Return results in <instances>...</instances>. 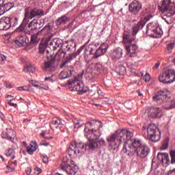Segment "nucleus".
I'll use <instances>...</instances> for the list:
<instances>
[{"instance_id": "nucleus-46", "label": "nucleus", "mask_w": 175, "mask_h": 175, "mask_svg": "<svg viewBox=\"0 0 175 175\" xmlns=\"http://www.w3.org/2000/svg\"><path fill=\"white\" fill-rule=\"evenodd\" d=\"M7 59V57L5 55L0 54V64L1 65H3L5 64V61Z\"/></svg>"}, {"instance_id": "nucleus-35", "label": "nucleus", "mask_w": 175, "mask_h": 175, "mask_svg": "<svg viewBox=\"0 0 175 175\" xmlns=\"http://www.w3.org/2000/svg\"><path fill=\"white\" fill-rule=\"evenodd\" d=\"M163 109L165 110H172V109H175V100L171 101V103L164 105Z\"/></svg>"}, {"instance_id": "nucleus-56", "label": "nucleus", "mask_w": 175, "mask_h": 175, "mask_svg": "<svg viewBox=\"0 0 175 175\" xmlns=\"http://www.w3.org/2000/svg\"><path fill=\"white\" fill-rule=\"evenodd\" d=\"M34 170H35V174L37 175H39L40 173H42V169L39 167H36Z\"/></svg>"}, {"instance_id": "nucleus-21", "label": "nucleus", "mask_w": 175, "mask_h": 175, "mask_svg": "<svg viewBox=\"0 0 175 175\" xmlns=\"http://www.w3.org/2000/svg\"><path fill=\"white\" fill-rule=\"evenodd\" d=\"M96 122H88L85 124V132H90V133H92V135H94V133L98 134V131H96V129H98V127L94 129H91L92 128V126H96Z\"/></svg>"}, {"instance_id": "nucleus-12", "label": "nucleus", "mask_w": 175, "mask_h": 175, "mask_svg": "<svg viewBox=\"0 0 175 175\" xmlns=\"http://www.w3.org/2000/svg\"><path fill=\"white\" fill-rule=\"evenodd\" d=\"M143 8V5L140 3V1L137 0H133L129 5V10L131 14L136 16V14H139V12L142 10Z\"/></svg>"}, {"instance_id": "nucleus-61", "label": "nucleus", "mask_w": 175, "mask_h": 175, "mask_svg": "<svg viewBox=\"0 0 175 175\" xmlns=\"http://www.w3.org/2000/svg\"><path fill=\"white\" fill-rule=\"evenodd\" d=\"M42 161L44 163H47V162H49V157H47V156H44L42 158Z\"/></svg>"}, {"instance_id": "nucleus-15", "label": "nucleus", "mask_w": 175, "mask_h": 175, "mask_svg": "<svg viewBox=\"0 0 175 175\" xmlns=\"http://www.w3.org/2000/svg\"><path fill=\"white\" fill-rule=\"evenodd\" d=\"M83 49L84 47L81 46L80 49L77 50V53L68 54V55L66 56L65 59L63 60V63L60 64V68H65V66H66V65L68 64V62H70V61H72L74 58H76V57H77V55H79V54H80V53H81V51H83Z\"/></svg>"}, {"instance_id": "nucleus-14", "label": "nucleus", "mask_w": 175, "mask_h": 175, "mask_svg": "<svg viewBox=\"0 0 175 175\" xmlns=\"http://www.w3.org/2000/svg\"><path fill=\"white\" fill-rule=\"evenodd\" d=\"M57 68V65H55V57L54 56H51L49 57L48 61L44 62V70L48 72H54Z\"/></svg>"}, {"instance_id": "nucleus-48", "label": "nucleus", "mask_w": 175, "mask_h": 175, "mask_svg": "<svg viewBox=\"0 0 175 175\" xmlns=\"http://www.w3.org/2000/svg\"><path fill=\"white\" fill-rule=\"evenodd\" d=\"M5 13H6V10H5L3 4H0V16H2V14H5Z\"/></svg>"}, {"instance_id": "nucleus-1", "label": "nucleus", "mask_w": 175, "mask_h": 175, "mask_svg": "<svg viewBox=\"0 0 175 175\" xmlns=\"http://www.w3.org/2000/svg\"><path fill=\"white\" fill-rule=\"evenodd\" d=\"M151 149L147 144H142L139 139L130 137L127 141V146L123 148V152L127 155L132 156L137 154L138 158H146L150 154Z\"/></svg>"}, {"instance_id": "nucleus-41", "label": "nucleus", "mask_w": 175, "mask_h": 175, "mask_svg": "<svg viewBox=\"0 0 175 175\" xmlns=\"http://www.w3.org/2000/svg\"><path fill=\"white\" fill-rule=\"evenodd\" d=\"M25 71L33 73L35 72V67L31 64H27L25 66Z\"/></svg>"}, {"instance_id": "nucleus-18", "label": "nucleus", "mask_w": 175, "mask_h": 175, "mask_svg": "<svg viewBox=\"0 0 175 175\" xmlns=\"http://www.w3.org/2000/svg\"><path fill=\"white\" fill-rule=\"evenodd\" d=\"M75 71V69L73 66H70L68 67V70H63L60 72L59 75V79L60 80H65L66 79H69L72 75H73V72Z\"/></svg>"}, {"instance_id": "nucleus-30", "label": "nucleus", "mask_w": 175, "mask_h": 175, "mask_svg": "<svg viewBox=\"0 0 175 175\" xmlns=\"http://www.w3.org/2000/svg\"><path fill=\"white\" fill-rule=\"evenodd\" d=\"M8 19L9 22L8 24L10 25V28L11 27H16L18 24V18L16 16L12 17H6Z\"/></svg>"}, {"instance_id": "nucleus-57", "label": "nucleus", "mask_w": 175, "mask_h": 175, "mask_svg": "<svg viewBox=\"0 0 175 175\" xmlns=\"http://www.w3.org/2000/svg\"><path fill=\"white\" fill-rule=\"evenodd\" d=\"M159 65H161V62H157L154 66H153V69L154 70H157V69H158L159 68Z\"/></svg>"}, {"instance_id": "nucleus-53", "label": "nucleus", "mask_w": 175, "mask_h": 175, "mask_svg": "<svg viewBox=\"0 0 175 175\" xmlns=\"http://www.w3.org/2000/svg\"><path fill=\"white\" fill-rule=\"evenodd\" d=\"M161 150H167L169 148V144L167 142H164L161 146Z\"/></svg>"}, {"instance_id": "nucleus-8", "label": "nucleus", "mask_w": 175, "mask_h": 175, "mask_svg": "<svg viewBox=\"0 0 175 175\" xmlns=\"http://www.w3.org/2000/svg\"><path fill=\"white\" fill-rule=\"evenodd\" d=\"M68 85H71L73 91H77L80 95H83L88 91V88L84 86V83L81 82L80 77H75L74 80L69 81Z\"/></svg>"}, {"instance_id": "nucleus-31", "label": "nucleus", "mask_w": 175, "mask_h": 175, "mask_svg": "<svg viewBox=\"0 0 175 175\" xmlns=\"http://www.w3.org/2000/svg\"><path fill=\"white\" fill-rule=\"evenodd\" d=\"M38 24L39 23L38 22V20L33 19L29 23L28 28L30 31H36V29H38Z\"/></svg>"}, {"instance_id": "nucleus-50", "label": "nucleus", "mask_w": 175, "mask_h": 175, "mask_svg": "<svg viewBox=\"0 0 175 175\" xmlns=\"http://www.w3.org/2000/svg\"><path fill=\"white\" fill-rule=\"evenodd\" d=\"M3 6H4V9L6 12H9V10H10L12 9V7L10 6V3H5V4H3Z\"/></svg>"}, {"instance_id": "nucleus-5", "label": "nucleus", "mask_w": 175, "mask_h": 175, "mask_svg": "<svg viewBox=\"0 0 175 175\" xmlns=\"http://www.w3.org/2000/svg\"><path fill=\"white\" fill-rule=\"evenodd\" d=\"M159 81L163 84H170L175 81V71L172 68H167L159 75Z\"/></svg>"}, {"instance_id": "nucleus-64", "label": "nucleus", "mask_w": 175, "mask_h": 175, "mask_svg": "<svg viewBox=\"0 0 175 175\" xmlns=\"http://www.w3.org/2000/svg\"><path fill=\"white\" fill-rule=\"evenodd\" d=\"M168 175H175V169L172 171H170L168 172Z\"/></svg>"}, {"instance_id": "nucleus-40", "label": "nucleus", "mask_w": 175, "mask_h": 175, "mask_svg": "<svg viewBox=\"0 0 175 175\" xmlns=\"http://www.w3.org/2000/svg\"><path fill=\"white\" fill-rule=\"evenodd\" d=\"M81 150H87V146L83 144H77V154H80V152L81 151Z\"/></svg>"}, {"instance_id": "nucleus-44", "label": "nucleus", "mask_w": 175, "mask_h": 175, "mask_svg": "<svg viewBox=\"0 0 175 175\" xmlns=\"http://www.w3.org/2000/svg\"><path fill=\"white\" fill-rule=\"evenodd\" d=\"M26 151L27 153L29 154V155H33V152H35V151H36V148H33V149H32L29 146H27Z\"/></svg>"}, {"instance_id": "nucleus-33", "label": "nucleus", "mask_w": 175, "mask_h": 175, "mask_svg": "<svg viewBox=\"0 0 175 175\" xmlns=\"http://www.w3.org/2000/svg\"><path fill=\"white\" fill-rule=\"evenodd\" d=\"M122 49L121 48H117L113 51L112 55L114 58L118 59L122 57Z\"/></svg>"}, {"instance_id": "nucleus-27", "label": "nucleus", "mask_w": 175, "mask_h": 175, "mask_svg": "<svg viewBox=\"0 0 175 175\" xmlns=\"http://www.w3.org/2000/svg\"><path fill=\"white\" fill-rule=\"evenodd\" d=\"M52 125H53V128H55L56 129H61L62 126H64V124H62V120L61 118L53 119Z\"/></svg>"}, {"instance_id": "nucleus-28", "label": "nucleus", "mask_w": 175, "mask_h": 175, "mask_svg": "<svg viewBox=\"0 0 175 175\" xmlns=\"http://www.w3.org/2000/svg\"><path fill=\"white\" fill-rule=\"evenodd\" d=\"M51 32V27L50 25H46L44 28L38 31V34H40L42 36H46Z\"/></svg>"}, {"instance_id": "nucleus-19", "label": "nucleus", "mask_w": 175, "mask_h": 175, "mask_svg": "<svg viewBox=\"0 0 175 175\" xmlns=\"http://www.w3.org/2000/svg\"><path fill=\"white\" fill-rule=\"evenodd\" d=\"M107 51V44H101L99 48L94 52L93 58L96 59L103 55Z\"/></svg>"}, {"instance_id": "nucleus-4", "label": "nucleus", "mask_w": 175, "mask_h": 175, "mask_svg": "<svg viewBox=\"0 0 175 175\" xmlns=\"http://www.w3.org/2000/svg\"><path fill=\"white\" fill-rule=\"evenodd\" d=\"M135 40V37H132L131 33L128 31H124L123 33V43L125 44V49L126 53L129 57L133 58L137 57V53L139 49L136 44H132V42Z\"/></svg>"}, {"instance_id": "nucleus-45", "label": "nucleus", "mask_w": 175, "mask_h": 175, "mask_svg": "<svg viewBox=\"0 0 175 175\" xmlns=\"http://www.w3.org/2000/svg\"><path fill=\"white\" fill-rule=\"evenodd\" d=\"M44 51H46V45L41 44L39 46V53L40 54H44Z\"/></svg>"}, {"instance_id": "nucleus-29", "label": "nucleus", "mask_w": 175, "mask_h": 175, "mask_svg": "<svg viewBox=\"0 0 175 175\" xmlns=\"http://www.w3.org/2000/svg\"><path fill=\"white\" fill-rule=\"evenodd\" d=\"M68 44L66 46V51L69 53H72V51H76V43L73 41V40L68 41Z\"/></svg>"}, {"instance_id": "nucleus-51", "label": "nucleus", "mask_w": 175, "mask_h": 175, "mask_svg": "<svg viewBox=\"0 0 175 175\" xmlns=\"http://www.w3.org/2000/svg\"><path fill=\"white\" fill-rule=\"evenodd\" d=\"M29 148L32 149L36 148V150H38V144L36 143V142H31Z\"/></svg>"}, {"instance_id": "nucleus-43", "label": "nucleus", "mask_w": 175, "mask_h": 175, "mask_svg": "<svg viewBox=\"0 0 175 175\" xmlns=\"http://www.w3.org/2000/svg\"><path fill=\"white\" fill-rule=\"evenodd\" d=\"M26 151L27 153L29 154V155H33V152H35V151H36V148H33V149H32L29 146H27Z\"/></svg>"}, {"instance_id": "nucleus-58", "label": "nucleus", "mask_w": 175, "mask_h": 175, "mask_svg": "<svg viewBox=\"0 0 175 175\" xmlns=\"http://www.w3.org/2000/svg\"><path fill=\"white\" fill-rule=\"evenodd\" d=\"M83 125V123L80 122H77V123H75V128H77V129H79V128H81V126Z\"/></svg>"}, {"instance_id": "nucleus-52", "label": "nucleus", "mask_w": 175, "mask_h": 175, "mask_svg": "<svg viewBox=\"0 0 175 175\" xmlns=\"http://www.w3.org/2000/svg\"><path fill=\"white\" fill-rule=\"evenodd\" d=\"M16 90H18V91H28L29 88L27 86H21V87H18L16 88Z\"/></svg>"}, {"instance_id": "nucleus-32", "label": "nucleus", "mask_w": 175, "mask_h": 175, "mask_svg": "<svg viewBox=\"0 0 175 175\" xmlns=\"http://www.w3.org/2000/svg\"><path fill=\"white\" fill-rule=\"evenodd\" d=\"M85 54L86 55H95V46L93 45H89L85 49Z\"/></svg>"}, {"instance_id": "nucleus-26", "label": "nucleus", "mask_w": 175, "mask_h": 175, "mask_svg": "<svg viewBox=\"0 0 175 175\" xmlns=\"http://www.w3.org/2000/svg\"><path fill=\"white\" fill-rule=\"evenodd\" d=\"M27 42L28 37H27L25 35H21L15 40V43L17 44V46H18V47H22V46H24V44H27Z\"/></svg>"}, {"instance_id": "nucleus-55", "label": "nucleus", "mask_w": 175, "mask_h": 175, "mask_svg": "<svg viewBox=\"0 0 175 175\" xmlns=\"http://www.w3.org/2000/svg\"><path fill=\"white\" fill-rule=\"evenodd\" d=\"M98 143L100 146H106V141H105L103 139H99Z\"/></svg>"}, {"instance_id": "nucleus-37", "label": "nucleus", "mask_w": 175, "mask_h": 175, "mask_svg": "<svg viewBox=\"0 0 175 175\" xmlns=\"http://www.w3.org/2000/svg\"><path fill=\"white\" fill-rule=\"evenodd\" d=\"M39 36H40V34H38V32L33 34L31 36V42L34 44L39 43V40H40V38H39Z\"/></svg>"}, {"instance_id": "nucleus-2", "label": "nucleus", "mask_w": 175, "mask_h": 175, "mask_svg": "<svg viewBox=\"0 0 175 175\" xmlns=\"http://www.w3.org/2000/svg\"><path fill=\"white\" fill-rule=\"evenodd\" d=\"M130 137H133V133L126 129H119L114 134L107 137L108 143H114V146H121L124 143L123 148L128 145Z\"/></svg>"}, {"instance_id": "nucleus-6", "label": "nucleus", "mask_w": 175, "mask_h": 175, "mask_svg": "<svg viewBox=\"0 0 175 175\" xmlns=\"http://www.w3.org/2000/svg\"><path fill=\"white\" fill-rule=\"evenodd\" d=\"M147 137L149 140L153 142V143H157L161 139V131L158 127L154 124H150L147 128Z\"/></svg>"}, {"instance_id": "nucleus-17", "label": "nucleus", "mask_w": 175, "mask_h": 175, "mask_svg": "<svg viewBox=\"0 0 175 175\" xmlns=\"http://www.w3.org/2000/svg\"><path fill=\"white\" fill-rule=\"evenodd\" d=\"M47 44L51 50L55 51L57 49H59V47H61V45L62 44V40L58 38H55L52 40H48Z\"/></svg>"}, {"instance_id": "nucleus-63", "label": "nucleus", "mask_w": 175, "mask_h": 175, "mask_svg": "<svg viewBox=\"0 0 175 175\" xmlns=\"http://www.w3.org/2000/svg\"><path fill=\"white\" fill-rule=\"evenodd\" d=\"M45 81H49V83H53V79L50 77H46L44 79Z\"/></svg>"}, {"instance_id": "nucleus-16", "label": "nucleus", "mask_w": 175, "mask_h": 175, "mask_svg": "<svg viewBox=\"0 0 175 175\" xmlns=\"http://www.w3.org/2000/svg\"><path fill=\"white\" fill-rule=\"evenodd\" d=\"M1 137L10 140V142H14L16 139V132L12 129H5L2 132Z\"/></svg>"}, {"instance_id": "nucleus-36", "label": "nucleus", "mask_w": 175, "mask_h": 175, "mask_svg": "<svg viewBox=\"0 0 175 175\" xmlns=\"http://www.w3.org/2000/svg\"><path fill=\"white\" fill-rule=\"evenodd\" d=\"M66 21H68V17L63 16L56 21V24L57 25H61V24H66Z\"/></svg>"}, {"instance_id": "nucleus-34", "label": "nucleus", "mask_w": 175, "mask_h": 175, "mask_svg": "<svg viewBox=\"0 0 175 175\" xmlns=\"http://www.w3.org/2000/svg\"><path fill=\"white\" fill-rule=\"evenodd\" d=\"M28 23H29V22L25 21V16L22 24L18 28L16 29V32H23L24 31L25 27H27V24H28Z\"/></svg>"}, {"instance_id": "nucleus-25", "label": "nucleus", "mask_w": 175, "mask_h": 175, "mask_svg": "<svg viewBox=\"0 0 175 175\" xmlns=\"http://www.w3.org/2000/svg\"><path fill=\"white\" fill-rule=\"evenodd\" d=\"M161 113H162V108L152 107L149 111V116L152 118H157L158 117H161Z\"/></svg>"}, {"instance_id": "nucleus-24", "label": "nucleus", "mask_w": 175, "mask_h": 175, "mask_svg": "<svg viewBox=\"0 0 175 175\" xmlns=\"http://www.w3.org/2000/svg\"><path fill=\"white\" fill-rule=\"evenodd\" d=\"M9 19L6 17H3L0 19V31H8L10 29V25L8 24Z\"/></svg>"}, {"instance_id": "nucleus-47", "label": "nucleus", "mask_w": 175, "mask_h": 175, "mask_svg": "<svg viewBox=\"0 0 175 175\" xmlns=\"http://www.w3.org/2000/svg\"><path fill=\"white\" fill-rule=\"evenodd\" d=\"M173 49H174V42H171L167 45V50L170 53H172Z\"/></svg>"}, {"instance_id": "nucleus-54", "label": "nucleus", "mask_w": 175, "mask_h": 175, "mask_svg": "<svg viewBox=\"0 0 175 175\" xmlns=\"http://www.w3.org/2000/svg\"><path fill=\"white\" fill-rule=\"evenodd\" d=\"M120 75H124L125 73L126 68L124 66H120Z\"/></svg>"}, {"instance_id": "nucleus-38", "label": "nucleus", "mask_w": 175, "mask_h": 175, "mask_svg": "<svg viewBox=\"0 0 175 175\" xmlns=\"http://www.w3.org/2000/svg\"><path fill=\"white\" fill-rule=\"evenodd\" d=\"M65 55H66V52L64 51L62 49H59L56 53L55 57H58V59H61L65 58Z\"/></svg>"}, {"instance_id": "nucleus-7", "label": "nucleus", "mask_w": 175, "mask_h": 175, "mask_svg": "<svg viewBox=\"0 0 175 175\" xmlns=\"http://www.w3.org/2000/svg\"><path fill=\"white\" fill-rule=\"evenodd\" d=\"M24 16L25 18V21L29 23V20H32L34 17H42V16H44V11L42 9H31L29 7H27L25 9Z\"/></svg>"}, {"instance_id": "nucleus-9", "label": "nucleus", "mask_w": 175, "mask_h": 175, "mask_svg": "<svg viewBox=\"0 0 175 175\" xmlns=\"http://www.w3.org/2000/svg\"><path fill=\"white\" fill-rule=\"evenodd\" d=\"M87 139H88V142L85 144L86 147H89L90 150H95V148H98L99 147V143H98V139L100 137V135L94 133L92 134V137H88L87 134H85Z\"/></svg>"}, {"instance_id": "nucleus-11", "label": "nucleus", "mask_w": 175, "mask_h": 175, "mask_svg": "<svg viewBox=\"0 0 175 175\" xmlns=\"http://www.w3.org/2000/svg\"><path fill=\"white\" fill-rule=\"evenodd\" d=\"M169 91L166 90H161L152 97V100L159 105H161V103H163V102L167 99Z\"/></svg>"}, {"instance_id": "nucleus-23", "label": "nucleus", "mask_w": 175, "mask_h": 175, "mask_svg": "<svg viewBox=\"0 0 175 175\" xmlns=\"http://www.w3.org/2000/svg\"><path fill=\"white\" fill-rule=\"evenodd\" d=\"M157 159L163 163V165H167L170 162V159L169 158V154L167 153H159L157 154Z\"/></svg>"}, {"instance_id": "nucleus-39", "label": "nucleus", "mask_w": 175, "mask_h": 175, "mask_svg": "<svg viewBox=\"0 0 175 175\" xmlns=\"http://www.w3.org/2000/svg\"><path fill=\"white\" fill-rule=\"evenodd\" d=\"M15 152L14 149L10 148L8 150V152L5 153L6 157H11V159H14L16 156H14Z\"/></svg>"}, {"instance_id": "nucleus-59", "label": "nucleus", "mask_w": 175, "mask_h": 175, "mask_svg": "<svg viewBox=\"0 0 175 175\" xmlns=\"http://www.w3.org/2000/svg\"><path fill=\"white\" fill-rule=\"evenodd\" d=\"M31 84L33 85V87H36V88H40V85L38 84V82H33V81H31Z\"/></svg>"}, {"instance_id": "nucleus-49", "label": "nucleus", "mask_w": 175, "mask_h": 175, "mask_svg": "<svg viewBox=\"0 0 175 175\" xmlns=\"http://www.w3.org/2000/svg\"><path fill=\"white\" fill-rule=\"evenodd\" d=\"M150 79H151V76H150V74L146 73L144 77V81H146V83H148V81H150Z\"/></svg>"}, {"instance_id": "nucleus-20", "label": "nucleus", "mask_w": 175, "mask_h": 175, "mask_svg": "<svg viewBox=\"0 0 175 175\" xmlns=\"http://www.w3.org/2000/svg\"><path fill=\"white\" fill-rule=\"evenodd\" d=\"M144 25H146V22L144 20H141L136 25L133 26L132 27L133 36H136V35H137V32H139L140 29H142Z\"/></svg>"}, {"instance_id": "nucleus-42", "label": "nucleus", "mask_w": 175, "mask_h": 175, "mask_svg": "<svg viewBox=\"0 0 175 175\" xmlns=\"http://www.w3.org/2000/svg\"><path fill=\"white\" fill-rule=\"evenodd\" d=\"M169 154L171 158V163H175V149H171Z\"/></svg>"}, {"instance_id": "nucleus-10", "label": "nucleus", "mask_w": 175, "mask_h": 175, "mask_svg": "<svg viewBox=\"0 0 175 175\" xmlns=\"http://www.w3.org/2000/svg\"><path fill=\"white\" fill-rule=\"evenodd\" d=\"M146 34L151 38H159L161 36V32L158 31V26L155 23L147 25Z\"/></svg>"}, {"instance_id": "nucleus-22", "label": "nucleus", "mask_w": 175, "mask_h": 175, "mask_svg": "<svg viewBox=\"0 0 175 175\" xmlns=\"http://www.w3.org/2000/svg\"><path fill=\"white\" fill-rule=\"evenodd\" d=\"M68 154L69 157H76L77 155V144L76 142H72L68 148Z\"/></svg>"}, {"instance_id": "nucleus-62", "label": "nucleus", "mask_w": 175, "mask_h": 175, "mask_svg": "<svg viewBox=\"0 0 175 175\" xmlns=\"http://www.w3.org/2000/svg\"><path fill=\"white\" fill-rule=\"evenodd\" d=\"M13 100H10V102L8 103V105H10L11 106H12L13 107H17V103H12Z\"/></svg>"}, {"instance_id": "nucleus-60", "label": "nucleus", "mask_w": 175, "mask_h": 175, "mask_svg": "<svg viewBox=\"0 0 175 175\" xmlns=\"http://www.w3.org/2000/svg\"><path fill=\"white\" fill-rule=\"evenodd\" d=\"M40 144L41 146H45L46 147H47V146H50V144L46 142L44 140L41 141Z\"/></svg>"}, {"instance_id": "nucleus-3", "label": "nucleus", "mask_w": 175, "mask_h": 175, "mask_svg": "<svg viewBox=\"0 0 175 175\" xmlns=\"http://www.w3.org/2000/svg\"><path fill=\"white\" fill-rule=\"evenodd\" d=\"M172 0H163L160 10L161 18L167 24H172L175 20V10Z\"/></svg>"}, {"instance_id": "nucleus-13", "label": "nucleus", "mask_w": 175, "mask_h": 175, "mask_svg": "<svg viewBox=\"0 0 175 175\" xmlns=\"http://www.w3.org/2000/svg\"><path fill=\"white\" fill-rule=\"evenodd\" d=\"M62 170L66 172L68 175H75L76 174V167L75 165H70L68 164V161L64 159L61 165Z\"/></svg>"}]
</instances>
